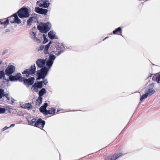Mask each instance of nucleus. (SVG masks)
<instances>
[{"label": "nucleus", "mask_w": 160, "mask_h": 160, "mask_svg": "<svg viewBox=\"0 0 160 160\" xmlns=\"http://www.w3.org/2000/svg\"><path fill=\"white\" fill-rule=\"evenodd\" d=\"M10 23H14L15 22V20L14 21H11L10 22Z\"/></svg>", "instance_id": "50"}, {"label": "nucleus", "mask_w": 160, "mask_h": 160, "mask_svg": "<svg viewBox=\"0 0 160 160\" xmlns=\"http://www.w3.org/2000/svg\"><path fill=\"white\" fill-rule=\"evenodd\" d=\"M57 49L58 50H59V49L58 48H57Z\"/></svg>", "instance_id": "55"}, {"label": "nucleus", "mask_w": 160, "mask_h": 160, "mask_svg": "<svg viewBox=\"0 0 160 160\" xmlns=\"http://www.w3.org/2000/svg\"><path fill=\"white\" fill-rule=\"evenodd\" d=\"M9 128H10V127H5L2 128V130L3 131H4L5 130Z\"/></svg>", "instance_id": "43"}, {"label": "nucleus", "mask_w": 160, "mask_h": 160, "mask_svg": "<svg viewBox=\"0 0 160 160\" xmlns=\"http://www.w3.org/2000/svg\"><path fill=\"white\" fill-rule=\"evenodd\" d=\"M36 119L35 118H33L31 120V121H29L28 122V124L30 125L34 126V125L33 124L34 123H35L36 122Z\"/></svg>", "instance_id": "24"}, {"label": "nucleus", "mask_w": 160, "mask_h": 160, "mask_svg": "<svg viewBox=\"0 0 160 160\" xmlns=\"http://www.w3.org/2000/svg\"><path fill=\"white\" fill-rule=\"evenodd\" d=\"M44 48V46L41 45L40 47L39 50H42Z\"/></svg>", "instance_id": "45"}, {"label": "nucleus", "mask_w": 160, "mask_h": 160, "mask_svg": "<svg viewBox=\"0 0 160 160\" xmlns=\"http://www.w3.org/2000/svg\"><path fill=\"white\" fill-rule=\"evenodd\" d=\"M60 111L59 110H57V112H58Z\"/></svg>", "instance_id": "54"}, {"label": "nucleus", "mask_w": 160, "mask_h": 160, "mask_svg": "<svg viewBox=\"0 0 160 160\" xmlns=\"http://www.w3.org/2000/svg\"><path fill=\"white\" fill-rule=\"evenodd\" d=\"M64 52V51L63 50H60L56 54V55H57V56H59L62 53Z\"/></svg>", "instance_id": "39"}, {"label": "nucleus", "mask_w": 160, "mask_h": 160, "mask_svg": "<svg viewBox=\"0 0 160 160\" xmlns=\"http://www.w3.org/2000/svg\"><path fill=\"white\" fill-rule=\"evenodd\" d=\"M47 106L48 103H45L44 104L39 108L40 111L42 113H44V111L46 110Z\"/></svg>", "instance_id": "18"}, {"label": "nucleus", "mask_w": 160, "mask_h": 160, "mask_svg": "<svg viewBox=\"0 0 160 160\" xmlns=\"http://www.w3.org/2000/svg\"><path fill=\"white\" fill-rule=\"evenodd\" d=\"M33 39L34 42H36L38 43H39L41 42L40 40L36 37Z\"/></svg>", "instance_id": "32"}, {"label": "nucleus", "mask_w": 160, "mask_h": 160, "mask_svg": "<svg viewBox=\"0 0 160 160\" xmlns=\"http://www.w3.org/2000/svg\"><path fill=\"white\" fill-rule=\"evenodd\" d=\"M42 97H38L35 102V105L37 107H39L42 104Z\"/></svg>", "instance_id": "14"}, {"label": "nucleus", "mask_w": 160, "mask_h": 160, "mask_svg": "<svg viewBox=\"0 0 160 160\" xmlns=\"http://www.w3.org/2000/svg\"><path fill=\"white\" fill-rule=\"evenodd\" d=\"M35 12L39 14L46 15L48 12V10L45 9L36 7L35 8Z\"/></svg>", "instance_id": "12"}, {"label": "nucleus", "mask_w": 160, "mask_h": 160, "mask_svg": "<svg viewBox=\"0 0 160 160\" xmlns=\"http://www.w3.org/2000/svg\"><path fill=\"white\" fill-rule=\"evenodd\" d=\"M42 68L37 71V73L38 76L37 79H40L41 78L44 79L48 74L49 69L45 66L41 68Z\"/></svg>", "instance_id": "1"}, {"label": "nucleus", "mask_w": 160, "mask_h": 160, "mask_svg": "<svg viewBox=\"0 0 160 160\" xmlns=\"http://www.w3.org/2000/svg\"><path fill=\"white\" fill-rule=\"evenodd\" d=\"M43 38L44 39L45 38V39H46V35L44 34H43Z\"/></svg>", "instance_id": "49"}, {"label": "nucleus", "mask_w": 160, "mask_h": 160, "mask_svg": "<svg viewBox=\"0 0 160 160\" xmlns=\"http://www.w3.org/2000/svg\"><path fill=\"white\" fill-rule=\"evenodd\" d=\"M123 154L122 153H119L118 154L114 153L113 155L107 157L104 160H116Z\"/></svg>", "instance_id": "7"}, {"label": "nucleus", "mask_w": 160, "mask_h": 160, "mask_svg": "<svg viewBox=\"0 0 160 160\" xmlns=\"http://www.w3.org/2000/svg\"><path fill=\"white\" fill-rule=\"evenodd\" d=\"M5 108L0 107V113H4L5 112Z\"/></svg>", "instance_id": "33"}, {"label": "nucleus", "mask_w": 160, "mask_h": 160, "mask_svg": "<svg viewBox=\"0 0 160 160\" xmlns=\"http://www.w3.org/2000/svg\"><path fill=\"white\" fill-rule=\"evenodd\" d=\"M108 38V37H106V38H104V39H103V40H104L105 39H106V38Z\"/></svg>", "instance_id": "53"}, {"label": "nucleus", "mask_w": 160, "mask_h": 160, "mask_svg": "<svg viewBox=\"0 0 160 160\" xmlns=\"http://www.w3.org/2000/svg\"><path fill=\"white\" fill-rule=\"evenodd\" d=\"M46 59H39L37 60L36 63L38 67L40 68H43L45 66Z\"/></svg>", "instance_id": "10"}, {"label": "nucleus", "mask_w": 160, "mask_h": 160, "mask_svg": "<svg viewBox=\"0 0 160 160\" xmlns=\"http://www.w3.org/2000/svg\"><path fill=\"white\" fill-rule=\"evenodd\" d=\"M45 115H48V114H51L50 112V110H47L46 109L45 110L44 113H43Z\"/></svg>", "instance_id": "35"}, {"label": "nucleus", "mask_w": 160, "mask_h": 160, "mask_svg": "<svg viewBox=\"0 0 160 160\" xmlns=\"http://www.w3.org/2000/svg\"><path fill=\"white\" fill-rule=\"evenodd\" d=\"M0 24L1 25L3 24L5 28L9 24V20L7 18L4 22H1Z\"/></svg>", "instance_id": "27"}, {"label": "nucleus", "mask_w": 160, "mask_h": 160, "mask_svg": "<svg viewBox=\"0 0 160 160\" xmlns=\"http://www.w3.org/2000/svg\"><path fill=\"white\" fill-rule=\"evenodd\" d=\"M157 82L158 83H160V74H159L156 78Z\"/></svg>", "instance_id": "36"}, {"label": "nucleus", "mask_w": 160, "mask_h": 160, "mask_svg": "<svg viewBox=\"0 0 160 160\" xmlns=\"http://www.w3.org/2000/svg\"><path fill=\"white\" fill-rule=\"evenodd\" d=\"M50 3H49V1L48 0H45L43 1V4L41 5V7L44 8H47L49 6Z\"/></svg>", "instance_id": "19"}, {"label": "nucleus", "mask_w": 160, "mask_h": 160, "mask_svg": "<svg viewBox=\"0 0 160 160\" xmlns=\"http://www.w3.org/2000/svg\"><path fill=\"white\" fill-rule=\"evenodd\" d=\"M45 124V122L41 118H39L34 124V126L42 129L44 127Z\"/></svg>", "instance_id": "9"}, {"label": "nucleus", "mask_w": 160, "mask_h": 160, "mask_svg": "<svg viewBox=\"0 0 160 160\" xmlns=\"http://www.w3.org/2000/svg\"><path fill=\"white\" fill-rule=\"evenodd\" d=\"M18 14L20 18H28L29 16L28 10L26 8H22L18 12Z\"/></svg>", "instance_id": "3"}, {"label": "nucleus", "mask_w": 160, "mask_h": 160, "mask_svg": "<svg viewBox=\"0 0 160 160\" xmlns=\"http://www.w3.org/2000/svg\"><path fill=\"white\" fill-rule=\"evenodd\" d=\"M4 90L3 89H0V99L3 97Z\"/></svg>", "instance_id": "29"}, {"label": "nucleus", "mask_w": 160, "mask_h": 160, "mask_svg": "<svg viewBox=\"0 0 160 160\" xmlns=\"http://www.w3.org/2000/svg\"><path fill=\"white\" fill-rule=\"evenodd\" d=\"M55 58L56 57L54 55H49L48 60L53 62Z\"/></svg>", "instance_id": "23"}, {"label": "nucleus", "mask_w": 160, "mask_h": 160, "mask_svg": "<svg viewBox=\"0 0 160 160\" xmlns=\"http://www.w3.org/2000/svg\"><path fill=\"white\" fill-rule=\"evenodd\" d=\"M12 103H14V99H12Z\"/></svg>", "instance_id": "52"}, {"label": "nucleus", "mask_w": 160, "mask_h": 160, "mask_svg": "<svg viewBox=\"0 0 160 160\" xmlns=\"http://www.w3.org/2000/svg\"><path fill=\"white\" fill-rule=\"evenodd\" d=\"M14 20L15 21V22L16 23L20 24L21 23V20L18 18V17L16 18H14Z\"/></svg>", "instance_id": "30"}, {"label": "nucleus", "mask_w": 160, "mask_h": 160, "mask_svg": "<svg viewBox=\"0 0 160 160\" xmlns=\"http://www.w3.org/2000/svg\"><path fill=\"white\" fill-rule=\"evenodd\" d=\"M11 17H14V18H16L18 17L17 13L14 14L11 16Z\"/></svg>", "instance_id": "41"}, {"label": "nucleus", "mask_w": 160, "mask_h": 160, "mask_svg": "<svg viewBox=\"0 0 160 160\" xmlns=\"http://www.w3.org/2000/svg\"><path fill=\"white\" fill-rule=\"evenodd\" d=\"M0 22H1V21H0Z\"/></svg>", "instance_id": "56"}, {"label": "nucleus", "mask_w": 160, "mask_h": 160, "mask_svg": "<svg viewBox=\"0 0 160 160\" xmlns=\"http://www.w3.org/2000/svg\"><path fill=\"white\" fill-rule=\"evenodd\" d=\"M51 27V23L49 22H47L45 23H44L42 26L38 25L37 28L40 32L46 33L50 30Z\"/></svg>", "instance_id": "2"}, {"label": "nucleus", "mask_w": 160, "mask_h": 160, "mask_svg": "<svg viewBox=\"0 0 160 160\" xmlns=\"http://www.w3.org/2000/svg\"><path fill=\"white\" fill-rule=\"evenodd\" d=\"M51 43H52V41H50V42H49L48 43V44L50 46V45L51 44Z\"/></svg>", "instance_id": "51"}, {"label": "nucleus", "mask_w": 160, "mask_h": 160, "mask_svg": "<svg viewBox=\"0 0 160 160\" xmlns=\"http://www.w3.org/2000/svg\"><path fill=\"white\" fill-rule=\"evenodd\" d=\"M6 75L9 77L15 71V68L13 65H9L5 69Z\"/></svg>", "instance_id": "6"}, {"label": "nucleus", "mask_w": 160, "mask_h": 160, "mask_svg": "<svg viewBox=\"0 0 160 160\" xmlns=\"http://www.w3.org/2000/svg\"><path fill=\"white\" fill-rule=\"evenodd\" d=\"M42 81H39L37 83L36 82L34 83V84L32 86V87H35L36 86L39 88H41L42 87Z\"/></svg>", "instance_id": "17"}, {"label": "nucleus", "mask_w": 160, "mask_h": 160, "mask_svg": "<svg viewBox=\"0 0 160 160\" xmlns=\"http://www.w3.org/2000/svg\"><path fill=\"white\" fill-rule=\"evenodd\" d=\"M46 92V91L45 88H42L40 90L38 93L39 97H42V96Z\"/></svg>", "instance_id": "20"}, {"label": "nucleus", "mask_w": 160, "mask_h": 160, "mask_svg": "<svg viewBox=\"0 0 160 160\" xmlns=\"http://www.w3.org/2000/svg\"><path fill=\"white\" fill-rule=\"evenodd\" d=\"M30 37L32 39H34L36 37V34L34 32H31L30 34Z\"/></svg>", "instance_id": "31"}, {"label": "nucleus", "mask_w": 160, "mask_h": 160, "mask_svg": "<svg viewBox=\"0 0 160 160\" xmlns=\"http://www.w3.org/2000/svg\"><path fill=\"white\" fill-rule=\"evenodd\" d=\"M15 125L14 124H11L9 127H10H10H13L15 126Z\"/></svg>", "instance_id": "48"}, {"label": "nucleus", "mask_w": 160, "mask_h": 160, "mask_svg": "<svg viewBox=\"0 0 160 160\" xmlns=\"http://www.w3.org/2000/svg\"><path fill=\"white\" fill-rule=\"evenodd\" d=\"M46 63L47 68H48L49 70L51 66H52L53 62L50 61L48 60L46 62Z\"/></svg>", "instance_id": "22"}, {"label": "nucleus", "mask_w": 160, "mask_h": 160, "mask_svg": "<svg viewBox=\"0 0 160 160\" xmlns=\"http://www.w3.org/2000/svg\"><path fill=\"white\" fill-rule=\"evenodd\" d=\"M21 107L22 108L27 109L29 110L32 108V106L30 103H28L23 104Z\"/></svg>", "instance_id": "15"}, {"label": "nucleus", "mask_w": 160, "mask_h": 160, "mask_svg": "<svg viewBox=\"0 0 160 160\" xmlns=\"http://www.w3.org/2000/svg\"><path fill=\"white\" fill-rule=\"evenodd\" d=\"M50 112L51 114H54L55 112V109L53 108H51Z\"/></svg>", "instance_id": "38"}, {"label": "nucleus", "mask_w": 160, "mask_h": 160, "mask_svg": "<svg viewBox=\"0 0 160 160\" xmlns=\"http://www.w3.org/2000/svg\"><path fill=\"white\" fill-rule=\"evenodd\" d=\"M154 84L152 83L148 86V87L145 89V92L148 95V97L154 94L155 92V90L153 89Z\"/></svg>", "instance_id": "5"}, {"label": "nucleus", "mask_w": 160, "mask_h": 160, "mask_svg": "<svg viewBox=\"0 0 160 160\" xmlns=\"http://www.w3.org/2000/svg\"><path fill=\"white\" fill-rule=\"evenodd\" d=\"M21 77V74L20 73H17L15 76H12V74L8 77L9 80L12 82L17 81L18 80H19Z\"/></svg>", "instance_id": "11"}, {"label": "nucleus", "mask_w": 160, "mask_h": 160, "mask_svg": "<svg viewBox=\"0 0 160 160\" xmlns=\"http://www.w3.org/2000/svg\"><path fill=\"white\" fill-rule=\"evenodd\" d=\"M43 0L38 1L37 2V4H38V6H39L40 7H41V4H43Z\"/></svg>", "instance_id": "34"}, {"label": "nucleus", "mask_w": 160, "mask_h": 160, "mask_svg": "<svg viewBox=\"0 0 160 160\" xmlns=\"http://www.w3.org/2000/svg\"><path fill=\"white\" fill-rule=\"evenodd\" d=\"M23 79V83L26 85L28 86V87H29L30 85H32L34 83V81L35 80L34 77H32L30 78L27 79L22 78Z\"/></svg>", "instance_id": "8"}, {"label": "nucleus", "mask_w": 160, "mask_h": 160, "mask_svg": "<svg viewBox=\"0 0 160 160\" xmlns=\"http://www.w3.org/2000/svg\"><path fill=\"white\" fill-rule=\"evenodd\" d=\"M48 41V40L47 38H46V39H45V38L44 39V41H43V43H46Z\"/></svg>", "instance_id": "44"}, {"label": "nucleus", "mask_w": 160, "mask_h": 160, "mask_svg": "<svg viewBox=\"0 0 160 160\" xmlns=\"http://www.w3.org/2000/svg\"><path fill=\"white\" fill-rule=\"evenodd\" d=\"M148 96V95L147 94L146 92H145L144 94L141 96L140 98V101H143L144 99L147 98Z\"/></svg>", "instance_id": "26"}, {"label": "nucleus", "mask_w": 160, "mask_h": 160, "mask_svg": "<svg viewBox=\"0 0 160 160\" xmlns=\"http://www.w3.org/2000/svg\"><path fill=\"white\" fill-rule=\"evenodd\" d=\"M33 88L35 92H38V88L36 86H35V87H32Z\"/></svg>", "instance_id": "40"}, {"label": "nucleus", "mask_w": 160, "mask_h": 160, "mask_svg": "<svg viewBox=\"0 0 160 160\" xmlns=\"http://www.w3.org/2000/svg\"><path fill=\"white\" fill-rule=\"evenodd\" d=\"M5 75H6L5 71L4 70L0 71V79L3 78L4 80L8 81V79H6Z\"/></svg>", "instance_id": "16"}, {"label": "nucleus", "mask_w": 160, "mask_h": 160, "mask_svg": "<svg viewBox=\"0 0 160 160\" xmlns=\"http://www.w3.org/2000/svg\"><path fill=\"white\" fill-rule=\"evenodd\" d=\"M58 48H62V49H63V48H64L63 46L62 45H59L58 46Z\"/></svg>", "instance_id": "47"}, {"label": "nucleus", "mask_w": 160, "mask_h": 160, "mask_svg": "<svg viewBox=\"0 0 160 160\" xmlns=\"http://www.w3.org/2000/svg\"><path fill=\"white\" fill-rule=\"evenodd\" d=\"M33 17H30L27 21V23L28 25H31V22L33 21Z\"/></svg>", "instance_id": "28"}, {"label": "nucleus", "mask_w": 160, "mask_h": 160, "mask_svg": "<svg viewBox=\"0 0 160 160\" xmlns=\"http://www.w3.org/2000/svg\"><path fill=\"white\" fill-rule=\"evenodd\" d=\"M36 68L35 64L31 66L29 69H26L22 72V74H26V77H29L33 74L36 72Z\"/></svg>", "instance_id": "4"}, {"label": "nucleus", "mask_w": 160, "mask_h": 160, "mask_svg": "<svg viewBox=\"0 0 160 160\" xmlns=\"http://www.w3.org/2000/svg\"><path fill=\"white\" fill-rule=\"evenodd\" d=\"M55 53L54 51L51 52L50 53H49L50 55H54L53 54Z\"/></svg>", "instance_id": "46"}, {"label": "nucleus", "mask_w": 160, "mask_h": 160, "mask_svg": "<svg viewBox=\"0 0 160 160\" xmlns=\"http://www.w3.org/2000/svg\"><path fill=\"white\" fill-rule=\"evenodd\" d=\"M42 82L45 85H46L48 83V81L47 79L45 80L43 82L42 81Z\"/></svg>", "instance_id": "42"}, {"label": "nucleus", "mask_w": 160, "mask_h": 160, "mask_svg": "<svg viewBox=\"0 0 160 160\" xmlns=\"http://www.w3.org/2000/svg\"><path fill=\"white\" fill-rule=\"evenodd\" d=\"M112 33L114 34H119V33H122V29L120 27H118L113 31Z\"/></svg>", "instance_id": "21"}, {"label": "nucleus", "mask_w": 160, "mask_h": 160, "mask_svg": "<svg viewBox=\"0 0 160 160\" xmlns=\"http://www.w3.org/2000/svg\"><path fill=\"white\" fill-rule=\"evenodd\" d=\"M50 47V46L48 45V44L45 45L44 48V53L45 54H47L48 53V50Z\"/></svg>", "instance_id": "25"}, {"label": "nucleus", "mask_w": 160, "mask_h": 160, "mask_svg": "<svg viewBox=\"0 0 160 160\" xmlns=\"http://www.w3.org/2000/svg\"><path fill=\"white\" fill-rule=\"evenodd\" d=\"M55 32H54L53 31H50L48 33V37L51 39H57L58 38L55 35Z\"/></svg>", "instance_id": "13"}, {"label": "nucleus", "mask_w": 160, "mask_h": 160, "mask_svg": "<svg viewBox=\"0 0 160 160\" xmlns=\"http://www.w3.org/2000/svg\"><path fill=\"white\" fill-rule=\"evenodd\" d=\"M5 96L8 99V100H10V98L9 97V95L8 93L4 94V93L3 97Z\"/></svg>", "instance_id": "37"}]
</instances>
